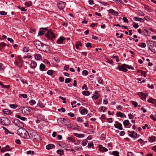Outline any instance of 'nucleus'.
Segmentation results:
<instances>
[{"instance_id": "1", "label": "nucleus", "mask_w": 156, "mask_h": 156, "mask_svg": "<svg viewBox=\"0 0 156 156\" xmlns=\"http://www.w3.org/2000/svg\"><path fill=\"white\" fill-rule=\"evenodd\" d=\"M17 134L21 137L27 139H30L29 135L27 130L23 128H19L17 131Z\"/></svg>"}, {"instance_id": "2", "label": "nucleus", "mask_w": 156, "mask_h": 156, "mask_svg": "<svg viewBox=\"0 0 156 156\" xmlns=\"http://www.w3.org/2000/svg\"><path fill=\"white\" fill-rule=\"evenodd\" d=\"M30 138L32 139L34 141H41V137L40 136L34 132H32L29 135Z\"/></svg>"}, {"instance_id": "3", "label": "nucleus", "mask_w": 156, "mask_h": 156, "mask_svg": "<svg viewBox=\"0 0 156 156\" xmlns=\"http://www.w3.org/2000/svg\"><path fill=\"white\" fill-rule=\"evenodd\" d=\"M149 49L153 52L156 53V43L153 41L149 42L148 44Z\"/></svg>"}, {"instance_id": "4", "label": "nucleus", "mask_w": 156, "mask_h": 156, "mask_svg": "<svg viewBox=\"0 0 156 156\" xmlns=\"http://www.w3.org/2000/svg\"><path fill=\"white\" fill-rule=\"evenodd\" d=\"M10 123V121L7 117H2L0 118V123L2 125H9Z\"/></svg>"}, {"instance_id": "5", "label": "nucleus", "mask_w": 156, "mask_h": 156, "mask_svg": "<svg viewBox=\"0 0 156 156\" xmlns=\"http://www.w3.org/2000/svg\"><path fill=\"white\" fill-rule=\"evenodd\" d=\"M13 124L14 125L19 128H23L24 126L23 123L18 119H15L14 120Z\"/></svg>"}, {"instance_id": "6", "label": "nucleus", "mask_w": 156, "mask_h": 156, "mask_svg": "<svg viewBox=\"0 0 156 156\" xmlns=\"http://www.w3.org/2000/svg\"><path fill=\"white\" fill-rule=\"evenodd\" d=\"M30 112V108L28 107H23L21 109V113L23 115H28Z\"/></svg>"}, {"instance_id": "7", "label": "nucleus", "mask_w": 156, "mask_h": 156, "mask_svg": "<svg viewBox=\"0 0 156 156\" xmlns=\"http://www.w3.org/2000/svg\"><path fill=\"white\" fill-rule=\"evenodd\" d=\"M39 50L43 51H48L49 50V46L47 45L42 44L41 46L39 48Z\"/></svg>"}, {"instance_id": "8", "label": "nucleus", "mask_w": 156, "mask_h": 156, "mask_svg": "<svg viewBox=\"0 0 156 156\" xmlns=\"http://www.w3.org/2000/svg\"><path fill=\"white\" fill-rule=\"evenodd\" d=\"M46 37L52 40L55 39V36L53 34L51 30H48L46 34Z\"/></svg>"}, {"instance_id": "9", "label": "nucleus", "mask_w": 156, "mask_h": 156, "mask_svg": "<svg viewBox=\"0 0 156 156\" xmlns=\"http://www.w3.org/2000/svg\"><path fill=\"white\" fill-rule=\"evenodd\" d=\"M138 96L141 97L142 100L144 101L146 99V98L147 96V94L141 92H139L137 93Z\"/></svg>"}, {"instance_id": "10", "label": "nucleus", "mask_w": 156, "mask_h": 156, "mask_svg": "<svg viewBox=\"0 0 156 156\" xmlns=\"http://www.w3.org/2000/svg\"><path fill=\"white\" fill-rule=\"evenodd\" d=\"M58 120L63 125L66 126L69 125V122L68 121L65 119L63 118H60L58 119Z\"/></svg>"}, {"instance_id": "11", "label": "nucleus", "mask_w": 156, "mask_h": 156, "mask_svg": "<svg viewBox=\"0 0 156 156\" xmlns=\"http://www.w3.org/2000/svg\"><path fill=\"white\" fill-rule=\"evenodd\" d=\"M66 4L65 2L60 1L58 4V7L59 9L62 10L65 7Z\"/></svg>"}, {"instance_id": "12", "label": "nucleus", "mask_w": 156, "mask_h": 156, "mask_svg": "<svg viewBox=\"0 0 156 156\" xmlns=\"http://www.w3.org/2000/svg\"><path fill=\"white\" fill-rule=\"evenodd\" d=\"M9 147V145H7L6 146V147H5L2 148L1 149V151L3 153L6 151H11L13 148H12V147H11V148H9V149H7V147Z\"/></svg>"}, {"instance_id": "13", "label": "nucleus", "mask_w": 156, "mask_h": 156, "mask_svg": "<svg viewBox=\"0 0 156 156\" xmlns=\"http://www.w3.org/2000/svg\"><path fill=\"white\" fill-rule=\"evenodd\" d=\"M128 132L129 136L133 138L136 137L137 135V134L136 133H135L134 131L129 130Z\"/></svg>"}, {"instance_id": "14", "label": "nucleus", "mask_w": 156, "mask_h": 156, "mask_svg": "<svg viewBox=\"0 0 156 156\" xmlns=\"http://www.w3.org/2000/svg\"><path fill=\"white\" fill-rule=\"evenodd\" d=\"M34 45L36 46V47L37 49L39 50V48H40V47L41 46V44H42L41 43V42L39 41H34Z\"/></svg>"}, {"instance_id": "15", "label": "nucleus", "mask_w": 156, "mask_h": 156, "mask_svg": "<svg viewBox=\"0 0 156 156\" xmlns=\"http://www.w3.org/2000/svg\"><path fill=\"white\" fill-rule=\"evenodd\" d=\"M99 149L100 151L103 152L104 151H107L108 150L105 147H103L101 145H99L98 146Z\"/></svg>"}, {"instance_id": "16", "label": "nucleus", "mask_w": 156, "mask_h": 156, "mask_svg": "<svg viewBox=\"0 0 156 156\" xmlns=\"http://www.w3.org/2000/svg\"><path fill=\"white\" fill-rule=\"evenodd\" d=\"M18 61H16L15 62L16 65H18V63L19 62L21 64L20 66L22 65V63L23 62L22 58L20 56H18Z\"/></svg>"}, {"instance_id": "17", "label": "nucleus", "mask_w": 156, "mask_h": 156, "mask_svg": "<svg viewBox=\"0 0 156 156\" xmlns=\"http://www.w3.org/2000/svg\"><path fill=\"white\" fill-rule=\"evenodd\" d=\"M114 126L115 128L121 130L122 129V125L120 123L118 122L117 124H115Z\"/></svg>"}, {"instance_id": "18", "label": "nucleus", "mask_w": 156, "mask_h": 156, "mask_svg": "<svg viewBox=\"0 0 156 156\" xmlns=\"http://www.w3.org/2000/svg\"><path fill=\"white\" fill-rule=\"evenodd\" d=\"M65 38L63 36H61L59 39H58L57 41V43L58 44H61L63 43V41Z\"/></svg>"}, {"instance_id": "19", "label": "nucleus", "mask_w": 156, "mask_h": 156, "mask_svg": "<svg viewBox=\"0 0 156 156\" xmlns=\"http://www.w3.org/2000/svg\"><path fill=\"white\" fill-rule=\"evenodd\" d=\"M147 101L149 103H152L154 105H156V101L155 100L152 98H151L148 99L147 100Z\"/></svg>"}, {"instance_id": "20", "label": "nucleus", "mask_w": 156, "mask_h": 156, "mask_svg": "<svg viewBox=\"0 0 156 156\" xmlns=\"http://www.w3.org/2000/svg\"><path fill=\"white\" fill-rule=\"evenodd\" d=\"M108 12L114 16H117L118 15V12L115 10H108Z\"/></svg>"}, {"instance_id": "21", "label": "nucleus", "mask_w": 156, "mask_h": 156, "mask_svg": "<svg viewBox=\"0 0 156 156\" xmlns=\"http://www.w3.org/2000/svg\"><path fill=\"white\" fill-rule=\"evenodd\" d=\"M119 69L120 70L122 71L123 72H126L127 71V69H126L124 64H123L122 66L119 67Z\"/></svg>"}, {"instance_id": "22", "label": "nucleus", "mask_w": 156, "mask_h": 156, "mask_svg": "<svg viewBox=\"0 0 156 156\" xmlns=\"http://www.w3.org/2000/svg\"><path fill=\"white\" fill-rule=\"evenodd\" d=\"M2 112L4 114L7 115H10L11 114V112L10 110L8 109H5L3 110Z\"/></svg>"}, {"instance_id": "23", "label": "nucleus", "mask_w": 156, "mask_h": 156, "mask_svg": "<svg viewBox=\"0 0 156 156\" xmlns=\"http://www.w3.org/2000/svg\"><path fill=\"white\" fill-rule=\"evenodd\" d=\"M55 147V145H54L53 144H49L46 146V148L47 150H49Z\"/></svg>"}, {"instance_id": "24", "label": "nucleus", "mask_w": 156, "mask_h": 156, "mask_svg": "<svg viewBox=\"0 0 156 156\" xmlns=\"http://www.w3.org/2000/svg\"><path fill=\"white\" fill-rule=\"evenodd\" d=\"M155 137L154 136H151L149 138V140L151 143L154 142L155 140Z\"/></svg>"}, {"instance_id": "25", "label": "nucleus", "mask_w": 156, "mask_h": 156, "mask_svg": "<svg viewBox=\"0 0 156 156\" xmlns=\"http://www.w3.org/2000/svg\"><path fill=\"white\" fill-rule=\"evenodd\" d=\"M6 44L4 42H2L0 43V50H1L2 49L5 47Z\"/></svg>"}, {"instance_id": "26", "label": "nucleus", "mask_w": 156, "mask_h": 156, "mask_svg": "<svg viewBox=\"0 0 156 156\" xmlns=\"http://www.w3.org/2000/svg\"><path fill=\"white\" fill-rule=\"evenodd\" d=\"M124 114L121 112H117L116 114V116L118 117H123Z\"/></svg>"}, {"instance_id": "27", "label": "nucleus", "mask_w": 156, "mask_h": 156, "mask_svg": "<svg viewBox=\"0 0 156 156\" xmlns=\"http://www.w3.org/2000/svg\"><path fill=\"white\" fill-rule=\"evenodd\" d=\"M134 19L135 21H138L141 22H143L144 21V19L140 18L137 17H135V18H134Z\"/></svg>"}, {"instance_id": "28", "label": "nucleus", "mask_w": 156, "mask_h": 156, "mask_svg": "<svg viewBox=\"0 0 156 156\" xmlns=\"http://www.w3.org/2000/svg\"><path fill=\"white\" fill-rule=\"evenodd\" d=\"M30 66L32 68H35L37 66V63L34 61H32L30 64Z\"/></svg>"}, {"instance_id": "29", "label": "nucleus", "mask_w": 156, "mask_h": 156, "mask_svg": "<svg viewBox=\"0 0 156 156\" xmlns=\"http://www.w3.org/2000/svg\"><path fill=\"white\" fill-rule=\"evenodd\" d=\"M16 117L18 119H20L24 121L27 119L24 117H21L20 115H17Z\"/></svg>"}, {"instance_id": "30", "label": "nucleus", "mask_w": 156, "mask_h": 156, "mask_svg": "<svg viewBox=\"0 0 156 156\" xmlns=\"http://www.w3.org/2000/svg\"><path fill=\"white\" fill-rule=\"evenodd\" d=\"M74 135L80 138L83 137L84 136V135L83 134H79L78 133H74Z\"/></svg>"}, {"instance_id": "31", "label": "nucleus", "mask_w": 156, "mask_h": 156, "mask_svg": "<svg viewBox=\"0 0 156 156\" xmlns=\"http://www.w3.org/2000/svg\"><path fill=\"white\" fill-rule=\"evenodd\" d=\"M98 91H96L95 92L93 96H92V97L93 98L96 99H97L99 97V96L98 94Z\"/></svg>"}, {"instance_id": "32", "label": "nucleus", "mask_w": 156, "mask_h": 156, "mask_svg": "<svg viewBox=\"0 0 156 156\" xmlns=\"http://www.w3.org/2000/svg\"><path fill=\"white\" fill-rule=\"evenodd\" d=\"M64 152V151L61 149H59L57 151V153L60 155H62L63 154Z\"/></svg>"}, {"instance_id": "33", "label": "nucleus", "mask_w": 156, "mask_h": 156, "mask_svg": "<svg viewBox=\"0 0 156 156\" xmlns=\"http://www.w3.org/2000/svg\"><path fill=\"white\" fill-rule=\"evenodd\" d=\"M41 58V56L39 54H37L35 55V58L37 60H40Z\"/></svg>"}, {"instance_id": "34", "label": "nucleus", "mask_w": 156, "mask_h": 156, "mask_svg": "<svg viewBox=\"0 0 156 156\" xmlns=\"http://www.w3.org/2000/svg\"><path fill=\"white\" fill-rule=\"evenodd\" d=\"M87 111L85 108L82 109L81 112V113L83 115L87 114Z\"/></svg>"}, {"instance_id": "35", "label": "nucleus", "mask_w": 156, "mask_h": 156, "mask_svg": "<svg viewBox=\"0 0 156 156\" xmlns=\"http://www.w3.org/2000/svg\"><path fill=\"white\" fill-rule=\"evenodd\" d=\"M45 68V66L43 64L41 63L40 64V70L43 71Z\"/></svg>"}, {"instance_id": "36", "label": "nucleus", "mask_w": 156, "mask_h": 156, "mask_svg": "<svg viewBox=\"0 0 156 156\" xmlns=\"http://www.w3.org/2000/svg\"><path fill=\"white\" fill-rule=\"evenodd\" d=\"M97 80L98 83L100 84H102L103 83V80L101 78L99 77L97 78Z\"/></svg>"}, {"instance_id": "37", "label": "nucleus", "mask_w": 156, "mask_h": 156, "mask_svg": "<svg viewBox=\"0 0 156 156\" xmlns=\"http://www.w3.org/2000/svg\"><path fill=\"white\" fill-rule=\"evenodd\" d=\"M18 106V105L17 104H10L9 105V106L10 108H13V109H15Z\"/></svg>"}, {"instance_id": "38", "label": "nucleus", "mask_w": 156, "mask_h": 156, "mask_svg": "<svg viewBox=\"0 0 156 156\" xmlns=\"http://www.w3.org/2000/svg\"><path fill=\"white\" fill-rule=\"evenodd\" d=\"M82 94L85 96H88L90 95V92L89 91H83L82 92Z\"/></svg>"}, {"instance_id": "39", "label": "nucleus", "mask_w": 156, "mask_h": 156, "mask_svg": "<svg viewBox=\"0 0 156 156\" xmlns=\"http://www.w3.org/2000/svg\"><path fill=\"white\" fill-rule=\"evenodd\" d=\"M123 123L125 126H127L129 124V121L128 120H126L124 121Z\"/></svg>"}, {"instance_id": "40", "label": "nucleus", "mask_w": 156, "mask_h": 156, "mask_svg": "<svg viewBox=\"0 0 156 156\" xmlns=\"http://www.w3.org/2000/svg\"><path fill=\"white\" fill-rule=\"evenodd\" d=\"M43 62L46 64L48 66H50L51 64L50 62L47 59H45L44 60Z\"/></svg>"}, {"instance_id": "41", "label": "nucleus", "mask_w": 156, "mask_h": 156, "mask_svg": "<svg viewBox=\"0 0 156 156\" xmlns=\"http://www.w3.org/2000/svg\"><path fill=\"white\" fill-rule=\"evenodd\" d=\"M139 72L141 74V76H145V75L147 73L146 71H144V72H143L141 70H139Z\"/></svg>"}, {"instance_id": "42", "label": "nucleus", "mask_w": 156, "mask_h": 156, "mask_svg": "<svg viewBox=\"0 0 156 156\" xmlns=\"http://www.w3.org/2000/svg\"><path fill=\"white\" fill-rule=\"evenodd\" d=\"M29 50V48L28 47H25L23 49V51L25 52H28Z\"/></svg>"}, {"instance_id": "43", "label": "nucleus", "mask_w": 156, "mask_h": 156, "mask_svg": "<svg viewBox=\"0 0 156 156\" xmlns=\"http://www.w3.org/2000/svg\"><path fill=\"white\" fill-rule=\"evenodd\" d=\"M4 67H3V65L0 63V71L3 72L4 71Z\"/></svg>"}, {"instance_id": "44", "label": "nucleus", "mask_w": 156, "mask_h": 156, "mask_svg": "<svg viewBox=\"0 0 156 156\" xmlns=\"http://www.w3.org/2000/svg\"><path fill=\"white\" fill-rule=\"evenodd\" d=\"M112 154L114 156H119V152L117 151H113L112 152Z\"/></svg>"}, {"instance_id": "45", "label": "nucleus", "mask_w": 156, "mask_h": 156, "mask_svg": "<svg viewBox=\"0 0 156 156\" xmlns=\"http://www.w3.org/2000/svg\"><path fill=\"white\" fill-rule=\"evenodd\" d=\"M27 153L28 155L31 154L32 155L34 154V152L33 151H28L27 152Z\"/></svg>"}, {"instance_id": "46", "label": "nucleus", "mask_w": 156, "mask_h": 156, "mask_svg": "<svg viewBox=\"0 0 156 156\" xmlns=\"http://www.w3.org/2000/svg\"><path fill=\"white\" fill-rule=\"evenodd\" d=\"M87 143V141L86 140H83L82 141V144L83 146L86 145Z\"/></svg>"}, {"instance_id": "47", "label": "nucleus", "mask_w": 156, "mask_h": 156, "mask_svg": "<svg viewBox=\"0 0 156 156\" xmlns=\"http://www.w3.org/2000/svg\"><path fill=\"white\" fill-rule=\"evenodd\" d=\"M36 102L34 100H31L29 102L30 104L31 105H33L35 104Z\"/></svg>"}, {"instance_id": "48", "label": "nucleus", "mask_w": 156, "mask_h": 156, "mask_svg": "<svg viewBox=\"0 0 156 156\" xmlns=\"http://www.w3.org/2000/svg\"><path fill=\"white\" fill-rule=\"evenodd\" d=\"M115 2L116 3L119 4L120 5L123 4L122 1L120 0H115Z\"/></svg>"}, {"instance_id": "49", "label": "nucleus", "mask_w": 156, "mask_h": 156, "mask_svg": "<svg viewBox=\"0 0 156 156\" xmlns=\"http://www.w3.org/2000/svg\"><path fill=\"white\" fill-rule=\"evenodd\" d=\"M138 45L142 48H145L146 46V44L143 43H141Z\"/></svg>"}, {"instance_id": "50", "label": "nucleus", "mask_w": 156, "mask_h": 156, "mask_svg": "<svg viewBox=\"0 0 156 156\" xmlns=\"http://www.w3.org/2000/svg\"><path fill=\"white\" fill-rule=\"evenodd\" d=\"M47 73L49 75H51L53 73V71L52 70H49L47 72Z\"/></svg>"}, {"instance_id": "51", "label": "nucleus", "mask_w": 156, "mask_h": 156, "mask_svg": "<svg viewBox=\"0 0 156 156\" xmlns=\"http://www.w3.org/2000/svg\"><path fill=\"white\" fill-rule=\"evenodd\" d=\"M88 72L86 70H84L83 71L82 74L83 75H87L88 74Z\"/></svg>"}, {"instance_id": "52", "label": "nucleus", "mask_w": 156, "mask_h": 156, "mask_svg": "<svg viewBox=\"0 0 156 156\" xmlns=\"http://www.w3.org/2000/svg\"><path fill=\"white\" fill-rule=\"evenodd\" d=\"M94 145V144L93 143L90 142L88 143V147L89 148L92 147V146Z\"/></svg>"}, {"instance_id": "53", "label": "nucleus", "mask_w": 156, "mask_h": 156, "mask_svg": "<svg viewBox=\"0 0 156 156\" xmlns=\"http://www.w3.org/2000/svg\"><path fill=\"white\" fill-rule=\"evenodd\" d=\"M45 32V31L44 30H43V31H40L39 32L38 34L39 35H43L44 33Z\"/></svg>"}, {"instance_id": "54", "label": "nucleus", "mask_w": 156, "mask_h": 156, "mask_svg": "<svg viewBox=\"0 0 156 156\" xmlns=\"http://www.w3.org/2000/svg\"><path fill=\"white\" fill-rule=\"evenodd\" d=\"M82 90H84V89H85L86 90H87L88 89V88L87 87V85L85 84L83 85V86L82 87Z\"/></svg>"}, {"instance_id": "55", "label": "nucleus", "mask_w": 156, "mask_h": 156, "mask_svg": "<svg viewBox=\"0 0 156 156\" xmlns=\"http://www.w3.org/2000/svg\"><path fill=\"white\" fill-rule=\"evenodd\" d=\"M132 103L133 105L135 107H136L137 106V103L135 101H132Z\"/></svg>"}, {"instance_id": "56", "label": "nucleus", "mask_w": 156, "mask_h": 156, "mask_svg": "<svg viewBox=\"0 0 156 156\" xmlns=\"http://www.w3.org/2000/svg\"><path fill=\"white\" fill-rule=\"evenodd\" d=\"M122 20H123L124 22H126L127 23H128L129 22L128 20L126 17H123L122 18Z\"/></svg>"}, {"instance_id": "57", "label": "nucleus", "mask_w": 156, "mask_h": 156, "mask_svg": "<svg viewBox=\"0 0 156 156\" xmlns=\"http://www.w3.org/2000/svg\"><path fill=\"white\" fill-rule=\"evenodd\" d=\"M6 14H7V12H5L4 11H1L0 12V14L1 15L5 16V15H6Z\"/></svg>"}, {"instance_id": "58", "label": "nucleus", "mask_w": 156, "mask_h": 156, "mask_svg": "<svg viewBox=\"0 0 156 156\" xmlns=\"http://www.w3.org/2000/svg\"><path fill=\"white\" fill-rule=\"evenodd\" d=\"M71 81V80L70 79L68 78H66L65 79V82L66 83H69Z\"/></svg>"}, {"instance_id": "59", "label": "nucleus", "mask_w": 156, "mask_h": 156, "mask_svg": "<svg viewBox=\"0 0 156 156\" xmlns=\"http://www.w3.org/2000/svg\"><path fill=\"white\" fill-rule=\"evenodd\" d=\"M68 139L69 140L71 141L72 142H74L75 141V140L73 139V138L71 136L69 137L68 138Z\"/></svg>"}, {"instance_id": "60", "label": "nucleus", "mask_w": 156, "mask_h": 156, "mask_svg": "<svg viewBox=\"0 0 156 156\" xmlns=\"http://www.w3.org/2000/svg\"><path fill=\"white\" fill-rule=\"evenodd\" d=\"M128 116L129 117V118L130 119H133L134 117L132 114H131V113L129 114L128 115Z\"/></svg>"}, {"instance_id": "61", "label": "nucleus", "mask_w": 156, "mask_h": 156, "mask_svg": "<svg viewBox=\"0 0 156 156\" xmlns=\"http://www.w3.org/2000/svg\"><path fill=\"white\" fill-rule=\"evenodd\" d=\"M86 47L87 48L89 47L92 48V46L91 45V43L89 42L87 43L86 44Z\"/></svg>"}, {"instance_id": "62", "label": "nucleus", "mask_w": 156, "mask_h": 156, "mask_svg": "<svg viewBox=\"0 0 156 156\" xmlns=\"http://www.w3.org/2000/svg\"><path fill=\"white\" fill-rule=\"evenodd\" d=\"M148 31L147 29H144L143 31V33L144 35H147V34Z\"/></svg>"}, {"instance_id": "63", "label": "nucleus", "mask_w": 156, "mask_h": 156, "mask_svg": "<svg viewBox=\"0 0 156 156\" xmlns=\"http://www.w3.org/2000/svg\"><path fill=\"white\" fill-rule=\"evenodd\" d=\"M69 68V66L68 65H66L64 67V69L66 71H67Z\"/></svg>"}, {"instance_id": "64", "label": "nucleus", "mask_w": 156, "mask_h": 156, "mask_svg": "<svg viewBox=\"0 0 156 156\" xmlns=\"http://www.w3.org/2000/svg\"><path fill=\"white\" fill-rule=\"evenodd\" d=\"M127 156H134L133 154L131 152H129L127 154Z\"/></svg>"}]
</instances>
